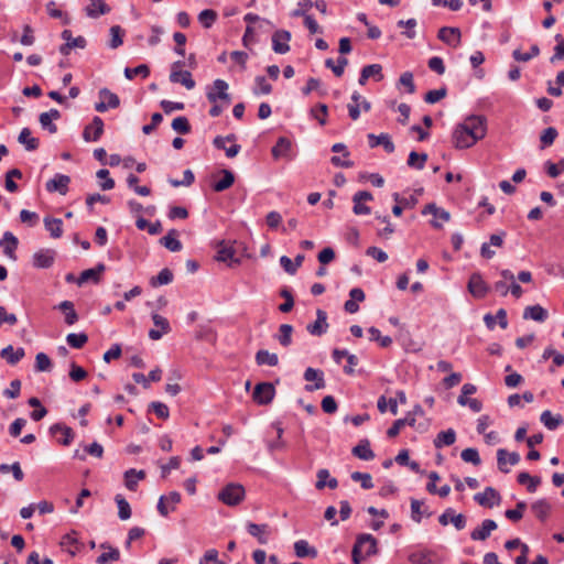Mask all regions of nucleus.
Returning a JSON list of instances; mask_svg holds the SVG:
<instances>
[{"mask_svg":"<svg viewBox=\"0 0 564 564\" xmlns=\"http://www.w3.org/2000/svg\"><path fill=\"white\" fill-rule=\"evenodd\" d=\"M525 509L527 503L524 501H519L514 509L506 510L505 516L507 519L517 522L522 519Z\"/></svg>","mask_w":564,"mask_h":564,"instance_id":"e2e57ef3","label":"nucleus"},{"mask_svg":"<svg viewBox=\"0 0 564 564\" xmlns=\"http://www.w3.org/2000/svg\"><path fill=\"white\" fill-rule=\"evenodd\" d=\"M52 361L50 357L44 352H39L35 356V370L40 372L51 371Z\"/></svg>","mask_w":564,"mask_h":564,"instance_id":"69168bd1","label":"nucleus"},{"mask_svg":"<svg viewBox=\"0 0 564 564\" xmlns=\"http://www.w3.org/2000/svg\"><path fill=\"white\" fill-rule=\"evenodd\" d=\"M256 362L259 366L268 365L271 367H275L279 364L278 355L274 352H270L265 349H260L256 354Z\"/></svg>","mask_w":564,"mask_h":564,"instance_id":"ea45409f","label":"nucleus"},{"mask_svg":"<svg viewBox=\"0 0 564 564\" xmlns=\"http://www.w3.org/2000/svg\"><path fill=\"white\" fill-rule=\"evenodd\" d=\"M18 141L24 145L26 151H34L40 145L39 139L31 137V130L29 128H23L21 130Z\"/></svg>","mask_w":564,"mask_h":564,"instance_id":"473e14b6","label":"nucleus"},{"mask_svg":"<svg viewBox=\"0 0 564 564\" xmlns=\"http://www.w3.org/2000/svg\"><path fill=\"white\" fill-rule=\"evenodd\" d=\"M55 251L52 249H42L33 254V265L39 269L51 268L54 263Z\"/></svg>","mask_w":564,"mask_h":564,"instance_id":"4468645a","label":"nucleus"},{"mask_svg":"<svg viewBox=\"0 0 564 564\" xmlns=\"http://www.w3.org/2000/svg\"><path fill=\"white\" fill-rule=\"evenodd\" d=\"M25 355L22 347L14 350L12 345H8L0 351L1 358L6 359L9 365H17Z\"/></svg>","mask_w":564,"mask_h":564,"instance_id":"4be33fe9","label":"nucleus"},{"mask_svg":"<svg viewBox=\"0 0 564 564\" xmlns=\"http://www.w3.org/2000/svg\"><path fill=\"white\" fill-rule=\"evenodd\" d=\"M438 522L444 527L452 522L456 530H463L466 527V517L462 513L455 514L453 508H447L438 517Z\"/></svg>","mask_w":564,"mask_h":564,"instance_id":"9d476101","label":"nucleus"},{"mask_svg":"<svg viewBox=\"0 0 564 564\" xmlns=\"http://www.w3.org/2000/svg\"><path fill=\"white\" fill-rule=\"evenodd\" d=\"M70 177L65 174H55L53 178L46 182L45 188L50 193L57 192L61 195H65L68 191Z\"/></svg>","mask_w":564,"mask_h":564,"instance_id":"6e6552de","label":"nucleus"},{"mask_svg":"<svg viewBox=\"0 0 564 564\" xmlns=\"http://www.w3.org/2000/svg\"><path fill=\"white\" fill-rule=\"evenodd\" d=\"M66 341L72 348L80 349L88 341V336L85 333H70L66 336Z\"/></svg>","mask_w":564,"mask_h":564,"instance_id":"bf43d9fd","label":"nucleus"},{"mask_svg":"<svg viewBox=\"0 0 564 564\" xmlns=\"http://www.w3.org/2000/svg\"><path fill=\"white\" fill-rule=\"evenodd\" d=\"M61 545L63 547L74 546V549L68 550L69 554L74 556L76 554V552L79 550V545H80V543L78 542V540L76 538V532L73 531L72 533L65 534L62 538Z\"/></svg>","mask_w":564,"mask_h":564,"instance_id":"13d9d810","label":"nucleus"},{"mask_svg":"<svg viewBox=\"0 0 564 564\" xmlns=\"http://www.w3.org/2000/svg\"><path fill=\"white\" fill-rule=\"evenodd\" d=\"M460 457L464 462L470 463L475 466H478L481 464V459H480L478 451L473 447H468V448H465L464 451H462Z\"/></svg>","mask_w":564,"mask_h":564,"instance_id":"0e129e2a","label":"nucleus"},{"mask_svg":"<svg viewBox=\"0 0 564 564\" xmlns=\"http://www.w3.org/2000/svg\"><path fill=\"white\" fill-rule=\"evenodd\" d=\"M523 318L542 323L547 318V311L539 304L528 306L524 308Z\"/></svg>","mask_w":564,"mask_h":564,"instance_id":"cd10ccee","label":"nucleus"},{"mask_svg":"<svg viewBox=\"0 0 564 564\" xmlns=\"http://www.w3.org/2000/svg\"><path fill=\"white\" fill-rule=\"evenodd\" d=\"M432 555H434V553L432 551H417V552H413L409 555L408 560L412 563V564H433V561H432Z\"/></svg>","mask_w":564,"mask_h":564,"instance_id":"de8ad7c7","label":"nucleus"},{"mask_svg":"<svg viewBox=\"0 0 564 564\" xmlns=\"http://www.w3.org/2000/svg\"><path fill=\"white\" fill-rule=\"evenodd\" d=\"M246 497L245 487L237 482H229L217 494V498L229 507L238 506Z\"/></svg>","mask_w":564,"mask_h":564,"instance_id":"f03ea898","label":"nucleus"},{"mask_svg":"<svg viewBox=\"0 0 564 564\" xmlns=\"http://www.w3.org/2000/svg\"><path fill=\"white\" fill-rule=\"evenodd\" d=\"M173 281V273L170 269H162L156 276H152L150 284L152 286L165 285Z\"/></svg>","mask_w":564,"mask_h":564,"instance_id":"8fccbe9b","label":"nucleus"},{"mask_svg":"<svg viewBox=\"0 0 564 564\" xmlns=\"http://www.w3.org/2000/svg\"><path fill=\"white\" fill-rule=\"evenodd\" d=\"M456 441V432L453 429H448L446 431L440 432L435 440H434V446L436 448H442L444 446H451Z\"/></svg>","mask_w":564,"mask_h":564,"instance_id":"2f4dec72","label":"nucleus"},{"mask_svg":"<svg viewBox=\"0 0 564 564\" xmlns=\"http://www.w3.org/2000/svg\"><path fill=\"white\" fill-rule=\"evenodd\" d=\"M427 160L426 153H417L415 151L410 152L409 159H408V165L410 167L422 170L425 165V162Z\"/></svg>","mask_w":564,"mask_h":564,"instance_id":"6e6d98bb","label":"nucleus"},{"mask_svg":"<svg viewBox=\"0 0 564 564\" xmlns=\"http://www.w3.org/2000/svg\"><path fill=\"white\" fill-rule=\"evenodd\" d=\"M291 40V33L285 30L275 31L272 35V48L278 54H285L290 51L288 42Z\"/></svg>","mask_w":564,"mask_h":564,"instance_id":"f8f14e48","label":"nucleus"},{"mask_svg":"<svg viewBox=\"0 0 564 564\" xmlns=\"http://www.w3.org/2000/svg\"><path fill=\"white\" fill-rule=\"evenodd\" d=\"M555 41L557 42V44L554 46V54L550 58L551 63L564 59V37L561 34H556Z\"/></svg>","mask_w":564,"mask_h":564,"instance_id":"774afa93","label":"nucleus"},{"mask_svg":"<svg viewBox=\"0 0 564 564\" xmlns=\"http://www.w3.org/2000/svg\"><path fill=\"white\" fill-rule=\"evenodd\" d=\"M115 501H116L117 507H118V517L121 520L130 519V517H131V508H130L129 502L121 495H117L115 497Z\"/></svg>","mask_w":564,"mask_h":564,"instance_id":"3c124183","label":"nucleus"},{"mask_svg":"<svg viewBox=\"0 0 564 564\" xmlns=\"http://www.w3.org/2000/svg\"><path fill=\"white\" fill-rule=\"evenodd\" d=\"M44 225H45L46 230L50 231L51 237L56 239V238H59L62 236V234H63V229H62L63 221H62V219L45 217L44 218Z\"/></svg>","mask_w":564,"mask_h":564,"instance_id":"c03bdc74","label":"nucleus"},{"mask_svg":"<svg viewBox=\"0 0 564 564\" xmlns=\"http://www.w3.org/2000/svg\"><path fill=\"white\" fill-rule=\"evenodd\" d=\"M57 308L65 314V323L67 325H74L78 321V315L74 308L73 302L63 301L58 304Z\"/></svg>","mask_w":564,"mask_h":564,"instance_id":"58836bf2","label":"nucleus"},{"mask_svg":"<svg viewBox=\"0 0 564 564\" xmlns=\"http://www.w3.org/2000/svg\"><path fill=\"white\" fill-rule=\"evenodd\" d=\"M177 230L171 229L166 236L160 239V243L172 252L182 250V242L175 238Z\"/></svg>","mask_w":564,"mask_h":564,"instance_id":"72a5a7b5","label":"nucleus"},{"mask_svg":"<svg viewBox=\"0 0 564 564\" xmlns=\"http://www.w3.org/2000/svg\"><path fill=\"white\" fill-rule=\"evenodd\" d=\"M551 509L552 506L546 499H539L531 505L532 512L542 522L546 520Z\"/></svg>","mask_w":564,"mask_h":564,"instance_id":"393cba45","label":"nucleus"},{"mask_svg":"<svg viewBox=\"0 0 564 564\" xmlns=\"http://www.w3.org/2000/svg\"><path fill=\"white\" fill-rule=\"evenodd\" d=\"M172 129L180 134H188L192 130L188 119L184 116L177 117L172 121Z\"/></svg>","mask_w":564,"mask_h":564,"instance_id":"5fc2aeb1","label":"nucleus"},{"mask_svg":"<svg viewBox=\"0 0 564 564\" xmlns=\"http://www.w3.org/2000/svg\"><path fill=\"white\" fill-rule=\"evenodd\" d=\"M540 421L544 424V426L547 430L554 431L560 425L563 424L564 419H563V416L561 414L553 415L550 410H545V411L542 412V414L540 416Z\"/></svg>","mask_w":564,"mask_h":564,"instance_id":"c85d7f7f","label":"nucleus"},{"mask_svg":"<svg viewBox=\"0 0 564 564\" xmlns=\"http://www.w3.org/2000/svg\"><path fill=\"white\" fill-rule=\"evenodd\" d=\"M217 18V12L212 9H205L198 14V21L206 29L212 28V25L216 22Z\"/></svg>","mask_w":564,"mask_h":564,"instance_id":"4d7b16f0","label":"nucleus"},{"mask_svg":"<svg viewBox=\"0 0 564 564\" xmlns=\"http://www.w3.org/2000/svg\"><path fill=\"white\" fill-rule=\"evenodd\" d=\"M517 480L520 485H525L529 492H535L541 484V478L539 476H531L525 471L520 473Z\"/></svg>","mask_w":564,"mask_h":564,"instance_id":"c9c22d12","label":"nucleus"},{"mask_svg":"<svg viewBox=\"0 0 564 564\" xmlns=\"http://www.w3.org/2000/svg\"><path fill=\"white\" fill-rule=\"evenodd\" d=\"M100 547L108 549L109 552L100 554L96 560L97 564H107L111 561H118L120 558V552L118 549L111 547L107 545V543H102Z\"/></svg>","mask_w":564,"mask_h":564,"instance_id":"a18cd8bd","label":"nucleus"},{"mask_svg":"<svg viewBox=\"0 0 564 564\" xmlns=\"http://www.w3.org/2000/svg\"><path fill=\"white\" fill-rule=\"evenodd\" d=\"M311 116L318 121L321 126L326 124V118L328 115V107L326 104H318L316 107L311 109Z\"/></svg>","mask_w":564,"mask_h":564,"instance_id":"052dcab7","label":"nucleus"},{"mask_svg":"<svg viewBox=\"0 0 564 564\" xmlns=\"http://www.w3.org/2000/svg\"><path fill=\"white\" fill-rule=\"evenodd\" d=\"M356 542L361 549L364 544H368L366 550V556H372L378 553V541L375 536L369 533H361L357 536Z\"/></svg>","mask_w":564,"mask_h":564,"instance_id":"b1692460","label":"nucleus"},{"mask_svg":"<svg viewBox=\"0 0 564 564\" xmlns=\"http://www.w3.org/2000/svg\"><path fill=\"white\" fill-rule=\"evenodd\" d=\"M348 65V59L346 57H338L337 64L334 63L332 58H327L325 61V66L330 68L335 76L340 77L344 74L345 67Z\"/></svg>","mask_w":564,"mask_h":564,"instance_id":"864d4df0","label":"nucleus"},{"mask_svg":"<svg viewBox=\"0 0 564 564\" xmlns=\"http://www.w3.org/2000/svg\"><path fill=\"white\" fill-rule=\"evenodd\" d=\"M104 133V121L100 117H94L91 123L84 129L85 141H98Z\"/></svg>","mask_w":564,"mask_h":564,"instance_id":"ddd939ff","label":"nucleus"},{"mask_svg":"<svg viewBox=\"0 0 564 564\" xmlns=\"http://www.w3.org/2000/svg\"><path fill=\"white\" fill-rule=\"evenodd\" d=\"M219 173L223 177L212 185V188L217 193L228 189L235 183V174L231 171L224 169Z\"/></svg>","mask_w":564,"mask_h":564,"instance_id":"a878e982","label":"nucleus"},{"mask_svg":"<svg viewBox=\"0 0 564 564\" xmlns=\"http://www.w3.org/2000/svg\"><path fill=\"white\" fill-rule=\"evenodd\" d=\"M352 455L362 460H371L375 458V453L370 448V442L367 438L361 440L352 451Z\"/></svg>","mask_w":564,"mask_h":564,"instance_id":"5701e85b","label":"nucleus"},{"mask_svg":"<svg viewBox=\"0 0 564 564\" xmlns=\"http://www.w3.org/2000/svg\"><path fill=\"white\" fill-rule=\"evenodd\" d=\"M294 552L297 557H316L317 550L313 546H310L308 542L305 540H299L294 543Z\"/></svg>","mask_w":564,"mask_h":564,"instance_id":"f704fd0d","label":"nucleus"},{"mask_svg":"<svg viewBox=\"0 0 564 564\" xmlns=\"http://www.w3.org/2000/svg\"><path fill=\"white\" fill-rule=\"evenodd\" d=\"M145 477L144 470H135L133 468L124 473V485L129 490H135L138 480H142Z\"/></svg>","mask_w":564,"mask_h":564,"instance_id":"e433bc0d","label":"nucleus"},{"mask_svg":"<svg viewBox=\"0 0 564 564\" xmlns=\"http://www.w3.org/2000/svg\"><path fill=\"white\" fill-rule=\"evenodd\" d=\"M99 98L105 100L109 109H116L120 106V99L117 94L110 91L108 88H101L98 91Z\"/></svg>","mask_w":564,"mask_h":564,"instance_id":"09e8293b","label":"nucleus"},{"mask_svg":"<svg viewBox=\"0 0 564 564\" xmlns=\"http://www.w3.org/2000/svg\"><path fill=\"white\" fill-rule=\"evenodd\" d=\"M327 313L321 308L316 311V321L306 326V330L313 336H322L328 329Z\"/></svg>","mask_w":564,"mask_h":564,"instance_id":"1a4fd4ad","label":"nucleus"},{"mask_svg":"<svg viewBox=\"0 0 564 564\" xmlns=\"http://www.w3.org/2000/svg\"><path fill=\"white\" fill-rule=\"evenodd\" d=\"M557 134V130L553 127H549L545 130H543L542 134L540 135V149L543 150L547 147H551L555 141Z\"/></svg>","mask_w":564,"mask_h":564,"instance_id":"603ef678","label":"nucleus"},{"mask_svg":"<svg viewBox=\"0 0 564 564\" xmlns=\"http://www.w3.org/2000/svg\"><path fill=\"white\" fill-rule=\"evenodd\" d=\"M474 499L482 507L492 508L495 505H499L501 497L495 488L487 487L482 492L476 494Z\"/></svg>","mask_w":564,"mask_h":564,"instance_id":"0eeeda50","label":"nucleus"},{"mask_svg":"<svg viewBox=\"0 0 564 564\" xmlns=\"http://www.w3.org/2000/svg\"><path fill=\"white\" fill-rule=\"evenodd\" d=\"M416 420L412 417V415H406L403 419H398L393 422V424L388 429L387 436L390 438H393L399 435L402 427L405 425L415 426Z\"/></svg>","mask_w":564,"mask_h":564,"instance_id":"bb28decb","label":"nucleus"},{"mask_svg":"<svg viewBox=\"0 0 564 564\" xmlns=\"http://www.w3.org/2000/svg\"><path fill=\"white\" fill-rule=\"evenodd\" d=\"M280 296L284 299V303L279 305V311L282 313H289L294 307V297L289 288L284 286L279 292Z\"/></svg>","mask_w":564,"mask_h":564,"instance_id":"49530a36","label":"nucleus"},{"mask_svg":"<svg viewBox=\"0 0 564 564\" xmlns=\"http://www.w3.org/2000/svg\"><path fill=\"white\" fill-rule=\"evenodd\" d=\"M292 142L285 138L280 137L271 150L272 156L278 160L280 158H285L291 161L293 156L291 155Z\"/></svg>","mask_w":564,"mask_h":564,"instance_id":"2eb2a0df","label":"nucleus"},{"mask_svg":"<svg viewBox=\"0 0 564 564\" xmlns=\"http://www.w3.org/2000/svg\"><path fill=\"white\" fill-rule=\"evenodd\" d=\"M303 377L308 382H311V381L315 382L314 384H306L305 386L306 391L313 392L315 390L325 388L324 372L322 370L308 367L305 369Z\"/></svg>","mask_w":564,"mask_h":564,"instance_id":"423d86ee","label":"nucleus"},{"mask_svg":"<svg viewBox=\"0 0 564 564\" xmlns=\"http://www.w3.org/2000/svg\"><path fill=\"white\" fill-rule=\"evenodd\" d=\"M292 17H304V24L308 29L310 33H321L322 30L317 22L313 19L312 15L305 14V10L303 9H295L292 13Z\"/></svg>","mask_w":564,"mask_h":564,"instance_id":"a19ab883","label":"nucleus"},{"mask_svg":"<svg viewBox=\"0 0 564 564\" xmlns=\"http://www.w3.org/2000/svg\"><path fill=\"white\" fill-rule=\"evenodd\" d=\"M368 140H369L370 148H376L378 145H382L383 149L386 150V152H388V153H392L395 150L394 144L390 139V135L387 133H381L379 135L369 133Z\"/></svg>","mask_w":564,"mask_h":564,"instance_id":"aec40b11","label":"nucleus"},{"mask_svg":"<svg viewBox=\"0 0 564 564\" xmlns=\"http://www.w3.org/2000/svg\"><path fill=\"white\" fill-rule=\"evenodd\" d=\"M467 289L469 293L476 299L485 297L490 288L482 279V275L479 272H474L468 281Z\"/></svg>","mask_w":564,"mask_h":564,"instance_id":"39448f33","label":"nucleus"},{"mask_svg":"<svg viewBox=\"0 0 564 564\" xmlns=\"http://www.w3.org/2000/svg\"><path fill=\"white\" fill-rule=\"evenodd\" d=\"M520 462V455L516 452L508 453L506 449L500 448L497 451L498 468L501 473L508 474L510 470L507 468V463L517 465Z\"/></svg>","mask_w":564,"mask_h":564,"instance_id":"dca6fc26","label":"nucleus"},{"mask_svg":"<svg viewBox=\"0 0 564 564\" xmlns=\"http://www.w3.org/2000/svg\"><path fill=\"white\" fill-rule=\"evenodd\" d=\"M487 132V119L484 116L470 115L458 123L453 131V143L456 149L471 148L484 139Z\"/></svg>","mask_w":564,"mask_h":564,"instance_id":"f257e3e1","label":"nucleus"},{"mask_svg":"<svg viewBox=\"0 0 564 564\" xmlns=\"http://www.w3.org/2000/svg\"><path fill=\"white\" fill-rule=\"evenodd\" d=\"M293 326L290 324H282L279 327V334L275 336L278 341L283 347H289L292 344Z\"/></svg>","mask_w":564,"mask_h":564,"instance_id":"37998d69","label":"nucleus"},{"mask_svg":"<svg viewBox=\"0 0 564 564\" xmlns=\"http://www.w3.org/2000/svg\"><path fill=\"white\" fill-rule=\"evenodd\" d=\"M18 238L10 231H6L0 240V247L2 248L3 253L11 260H17L14 251L18 248Z\"/></svg>","mask_w":564,"mask_h":564,"instance_id":"f3484780","label":"nucleus"},{"mask_svg":"<svg viewBox=\"0 0 564 564\" xmlns=\"http://www.w3.org/2000/svg\"><path fill=\"white\" fill-rule=\"evenodd\" d=\"M235 249L232 246L226 245L224 241L219 243V248L217 251V260L221 262H227L231 260L235 263H239L238 259H235Z\"/></svg>","mask_w":564,"mask_h":564,"instance_id":"79ce46f5","label":"nucleus"},{"mask_svg":"<svg viewBox=\"0 0 564 564\" xmlns=\"http://www.w3.org/2000/svg\"><path fill=\"white\" fill-rule=\"evenodd\" d=\"M437 37L447 45L457 47L460 44L462 33L458 28L443 26L438 30Z\"/></svg>","mask_w":564,"mask_h":564,"instance_id":"9b49d317","label":"nucleus"},{"mask_svg":"<svg viewBox=\"0 0 564 564\" xmlns=\"http://www.w3.org/2000/svg\"><path fill=\"white\" fill-rule=\"evenodd\" d=\"M496 529H497L496 521H494L491 519H486L482 521V523L479 528H476L474 531H471L470 538L474 541H485L490 536L491 532Z\"/></svg>","mask_w":564,"mask_h":564,"instance_id":"a211bd4d","label":"nucleus"},{"mask_svg":"<svg viewBox=\"0 0 564 564\" xmlns=\"http://www.w3.org/2000/svg\"><path fill=\"white\" fill-rule=\"evenodd\" d=\"M275 395V388L271 382H260L254 387L252 398L260 405L270 404Z\"/></svg>","mask_w":564,"mask_h":564,"instance_id":"20e7f679","label":"nucleus"},{"mask_svg":"<svg viewBox=\"0 0 564 564\" xmlns=\"http://www.w3.org/2000/svg\"><path fill=\"white\" fill-rule=\"evenodd\" d=\"M228 87L227 82L224 79H215L212 87H209L206 93L208 101L215 104L218 100H221L226 105H229L231 102V98L228 94Z\"/></svg>","mask_w":564,"mask_h":564,"instance_id":"7ed1b4c3","label":"nucleus"},{"mask_svg":"<svg viewBox=\"0 0 564 564\" xmlns=\"http://www.w3.org/2000/svg\"><path fill=\"white\" fill-rule=\"evenodd\" d=\"M268 524H257V523H253V522H248L247 523V531L250 535L257 538L258 542L260 544H267L268 543V538L265 535L267 531H268Z\"/></svg>","mask_w":564,"mask_h":564,"instance_id":"c756f323","label":"nucleus"},{"mask_svg":"<svg viewBox=\"0 0 564 564\" xmlns=\"http://www.w3.org/2000/svg\"><path fill=\"white\" fill-rule=\"evenodd\" d=\"M169 79L173 84H182L188 90L193 89L196 85L188 70L171 72Z\"/></svg>","mask_w":564,"mask_h":564,"instance_id":"412c9836","label":"nucleus"},{"mask_svg":"<svg viewBox=\"0 0 564 564\" xmlns=\"http://www.w3.org/2000/svg\"><path fill=\"white\" fill-rule=\"evenodd\" d=\"M423 503L424 502L421 500L411 499V518L417 523L421 522L423 516L430 518L433 514V512L429 511L427 508L421 509Z\"/></svg>","mask_w":564,"mask_h":564,"instance_id":"4c0bfd02","label":"nucleus"},{"mask_svg":"<svg viewBox=\"0 0 564 564\" xmlns=\"http://www.w3.org/2000/svg\"><path fill=\"white\" fill-rule=\"evenodd\" d=\"M110 11L111 8L105 0H89V4L85 8L86 15L91 19H97Z\"/></svg>","mask_w":564,"mask_h":564,"instance_id":"6ab92c4d","label":"nucleus"},{"mask_svg":"<svg viewBox=\"0 0 564 564\" xmlns=\"http://www.w3.org/2000/svg\"><path fill=\"white\" fill-rule=\"evenodd\" d=\"M150 74V68L145 64L138 65L137 67L130 68L126 67L124 76L128 79H133L135 76H141L143 78L148 77Z\"/></svg>","mask_w":564,"mask_h":564,"instance_id":"680f3d73","label":"nucleus"},{"mask_svg":"<svg viewBox=\"0 0 564 564\" xmlns=\"http://www.w3.org/2000/svg\"><path fill=\"white\" fill-rule=\"evenodd\" d=\"M256 86L253 88L254 95H269L272 91V86L269 84L264 76H257Z\"/></svg>","mask_w":564,"mask_h":564,"instance_id":"338daca9","label":"nucleus"},{"mask_svg":"<svg viewBox=\"0 0 564 564\" xmlns=\"http://www.w3.org/2000/svg\"><path fill=\"white\" fill-rule=\"evenodd\" d=\"M50 432L52 434H56L57 432H61L63 434V438L59 440V443L64 446H68L73 440H74V431L62 423H56L50 427Z\"/></svg>","mask_w":564,"mask_h":564,"instance_id":"7c9ffc66","label":"nucleus"}]
</instances>
